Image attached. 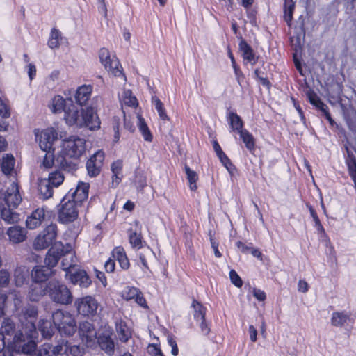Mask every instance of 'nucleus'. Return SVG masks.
I'll return each instance as SVG.
<instances>
[{
	"label": "nucleus",
	"instance_id": "18",
	"mask_svg": "<svg viewBox=\"0 0 356 356\" xmlns=\"http://www.w3.org/2000/svg\"><path fill=\"white\" fill-rule=\"evenodd\" d=\"M79 333L82 340H85L86 343L92 342L97 338V332L93 325L87 321L80 323Z\"/></svg>",
	"mask_w": 356,
	"mask_h": 356
},
{
	"label": "nucleus",
	"instance_id": "39",
	"mask_svg": "<svg viewBox=\"0 0 356 356\" xmlns=\"http://www.w3.org/2000/svg\"><path fill=\"white\" fill-rule=\"evenodd\" d=\"M120 99L122 104L129 106H135L137 105V99L133 96L131 91L129 90H124Z\"/></svg>",
	"mask_w": 356,
	"mask_h": 356
},
{
	"label": "nucleus",
	"instance_id": "10",
	"mask_svg": "<svg viewBox=\"0 0 356 356\" xmlns=\"http://www.w3.org/2000/svg\"><path fill=\"white\" fill-rule=\"evenodd\" d=\"M57 132L53 128H47L40 134L35 132V138L39 143L40 149L44 152L52 149L53 143L57 139Z\"/></svg>",
	"mask_w": 356,
	"mask_h": 356
},
{
	"label": "nucleus",
	"instance_id": "43",
	"mask_svg": "<svg viewBox=\"0 0 356 356\" xmlns=\"http://www.w3.org/2000/svg\"><path fill=\"white\" fill-rule=\"evenodd\" d=\"M138 120H139V122H138L139 130L141 132V134L144 138V140L147 142H151L153 139V136H152L147 125L146 124L145 120L142 118H140Z\"/></svg>",
	"mask_w": 356,
	"mask_h": 356
},
{
	"label": "nucleus",
	"instance_id": "25",
	"mask_svg": "<svg viewBox=\"0 0 356 356\" xmlns=\"http://www.w3.org/2000/svg\"><path fill=\"white\" fill-rule=\"evenodd\" d=\"M115 330L119 339L122 342H127L131 337L130 329L122 319H117L115 321Z\"/></svg>",
	"mask_w": 356,
	"mask_h": 356
},
{
	"label": "nucleus",
	"instance_id": "48",
	"mask_svg": "<svg viewBox=\"0 0 356 356\" xmlns=\"http://www.w3.org/2000/svg\"><path fill=\"white\" fill-rule=\"evenodd\" d=\"M52 354L54 355H62L63 354H68V343H62L54 347H52Z\"/></svg>",
	"mask_w": 356,
	"mask_h": 356
},
{
	"label": "nucleus",
	"instance_id": "38",
	"mask_svg": "<svg viewBox=\"0 0 356 356\" xmlns=\"http://www.w3.org/2000/svg\"><path fill=\"white\" fill-rule=\"evenodd\" d=\"M152 103L154 106L160 119L164 122L169 120V118L165 112L163 104L156 96L152 97Z\"/></svg>",
	"mask_w": 356,
	"mask_h": 356
},
{
	"label": "nucleus",
	"instance_id": "21",
	"mask_svg": "<svg viewBox=\"0 0 356 356\" xmlns=\"http://www.w3.org/2000/svg\"><path fill=\"white\" fill-rule=\"evenodd\" d=\"M45 212L43 208H38L33 211L26 220V227L30 229H34L39 227L44 220Z\"/></svg>",
	"mask_w": 356,
	"mask_h": 356
},
{
	"label": "nucleus",
	"instance_id": "35",
	"mask_svg": "<svg viewBox=\"0 0 356 356\" xmlns=\"http://www.w3.org/2000/svg\"><path fill=\"white\" fill-rule=\"evenodd\" d=\"M228 119L229 120V124L231 128L233 131H236L238 133L243 131V122L236 113L229 112L228 114Z\"/></svg>",
	"mask_w": 356,
	"mask_h": 356
},
{
	"label": "nucleus",
	"instance_id": "13",
	"mask_svg": "<svg viewBox=\"0 0 356 356\" xmlns=\"http://www.w3.org/2000/svg\"><path fill=\"white\" fill-rule=\"evenodd\" d=\"M15 330V325L10 318H5L0 330V356H6L5 339L6 335H13Z\"/></svg>",
	"mask_w": 356,
	"mask_h": 356
},
{
	"label": "nucleus",
	"instance_id": "3",
	"mask_svg": "<svg viewBox=\"0 0 356 356\" xmlns=\"http://www.w3.org/2000/svg\"><path fill=\"white\" fill-rule=\"evenodd\" d=\"M37 336L35 323L28 321L23 324L22 329L17 332L13 337L15 348L24 354L31 355L36 350V343L34 339Z\"/></svg>",
	"mask_w": 356,
	"mask_h": 356
},
{
	"label": "nucleus",
	"instance_id": "20",
	"mask_svg": "<svg viewBox=\"0 0 356 356\" xmlns=\"http://www.w3.org/2000/svg\"><path fill=\"white\" fill-rule=\"evenodd\" d=\"M70 248L71 246H68L67 250H63V255L61 256L63 257L61 266L63 270L66 272V277L72 273L71 269L76 266V258L74 252L70 250Z\"/></svg>",
	"mask_w": 356,
	"mask_h": 356
},
{
	"label": "nucleus",
	"instance_id": "41",
	"mask_svg": "<svg viewBox=\"0 0 356 356\" xmlns=\"http://www.w3.org/2000/svg\"><path fill=\"white\" fill-rule=\"evenodd\" d=\"M192 306L194 309L193 316L197 321L205 320L206 309L197 301L193 300Z\"/></svg>",
	"mask_w": 356,
	"mask_h": 356
},
{
	"label": "nucleus",
	"instance_id": "8",
	"mask_svg": "<svg viewBox=\"0 0 356 356\" xmlns=\"http://www.w3.org/2000/svg\"><path fill=\"white\" fill-rule=\"evenodd\" d=\"M75 306L80 314L89 316L97 314L99 303L94 297L86 296L76 299Z\"/></svg>",
	"mask_w": 356,
	"mask_h": 356
},
{
	"label": "nucleus",
	"instance_id": "52",
	"mask_svg": "<svg viewBox=\"0 0 356 356\" xmlns=\"http://www.w3.org/2000/svg\"><path fill=\"white\" fill-rule=\"evenodd\" d=\"M217 156L219 158L220 162L222 163V165L227 168V170L230 173H232L233 170V165L231 163L229 159L227 157V156L224 152H222Z\"/></svg>",
	"mask_w": 356,
	"mask_h": 356
},
{
	"label": "nucleus",
	"instance_id": "34",
	"mask_svg": "<svg viewBox=\"0 0 356 356\" xmlns=\"http://www.w3.org/2000/svg\"><path fill=\"white\" fill-rule=\"evenodd\" d=\"M54 327L49 320H41L39 323V330L44 338H50L54 332Z\"/></svg>",
	"mask_w": 356,
	"mask_h": 356
},
{
	"label": "nucleus",
	"instance_id": "31",
	"mask_svg": "<svg viewBox=\"0 0 356 356\" xmlns=\"http://www.w3.org/2000/svg\"><path fill=\"white\" fill-rule=\"evenodd\" d=\"M70 99L65 100L63 97L60 95L55 96L52 99L51 111L53 113H60L61 111L65 112V109H67L68 106L70 104Z\"/></svg>",
	"mask_w": 356,
	"mask_h": 356
},
{
	"label": "nucleus",
	"instance_id": "22",
	"mask_svg": "<svg viewBox=\"0 0 356 356\" xmlns=\"http://www.w3.org/2000/svg\"><path fill=\"white\" fill-rule=\"evenodd\" d=\"M53 270L46 266H36L31 271V277L36 283L45 282L52 275Z\"/></svg>",
	"mask_w": 356,
	"mask_h": 356
},
{
	"label": "nucleus",
	"instance_id": "60",
	"mask_svg": "<svg viewBox=\"0 0 356 356\" xmlns=\"http://www.w3.org/2000/svg\"><path fill=\"white\" fill-rule=\"evenodd\" d=\"M236 246L242 252H243L245 254H248V253H249L252 245V243L247 245L241 241H238L236 243Z\"/></svg>",
	"mask_w": 356,
	"mask_h": 356
},
{
	"label": "nucleus",
	"instance_id": "47",
	"mask_svg": "<svg viewBox=\"0 0 356 356\" xmlns=\"http://www.w3.org/2000/svg\"><path fill=\"white\" fill-rule=\"evenodd\" d=\"M45 152L46 153L43 159L42 165L44 168L49 169L52 168L54 165V157L51 150Z\"/></svg>",
	"mask_w": 356,
	"mask_h": 356
},
{
	"label": "nucleus",
	"instance_id": "53",
	"mask_svg": "<svg viewBox=\"0 0 356 356\" xmlns=\"http://www.w3.org/2000/svg\"><path fill=\"white\" fill-rule=\"evenodd\" d=\"M52 354V346L50 343H44L38 350V356H51Z\"/></svg>",
	"mask_w": 356,
	"mask_h": 356
},
{
	"label": "nucleus",
	"instance_id": "4",
	"mask_svg": "<svg viewBox=\"0 0 356 356\" xmlns=\"http://www.w3.org/2000/svg\"><path fill=\"white\" fill-rule=\"evenodd\" d=\"M55 327L61 334L73 335L76 331V324L74 316L66 311L58 309L52 314Z\"/></svg>",
	"mask_w": 356,
	"mask_h": 356
},
{
	"label": "nucleus",
	"instance_id": "14",
	"mask_svg": "<svg viewBox=\"0 0 356 356\" xmlns=\"http://www.w3.org/2000/svg\"><path fill=\"white\" fill-rule=\"evenodd\" d=\"M63 245L61 243H55L47 252L45 264L47 267L52 269L58 262L59 259L63 255Z\"/></svg>",
	"mask_w": 356,
	"mask_h": 356
},
{
	"label": "nucleus",
	"instance_id": "2",
	"mask_svg": "<svg viewBox=\"0 0 356 356\" xmlns=\"http://www.w3.org/2000/svg\"><path fill=\"white\" fill-rule=\"evenodd\" d=\"M32 291H36L38 296L47 294L50 299L60 305H69L72 303L73 296L66 285L58 281H50L43 288L40 284L32 286Z\"/></svg>",
	"mask_w": 356,
	"mask_h": 356
},
{
	"label": "nucleus",
	"instance_id": "16",
	"mask_svg": "<svg viewBox=\"0 0 356 356\" xmlns=\"http://www.w3.org/2000/svg\"><path fill=\"white\" fill-rule=\"evenodd\" d=\"M82 116L84 121L83 127H86L91 130L99 128L100 121L93 108L88 107L82 109Z\"/></svg>",
	"mask_w": 356,
	"mask_h": 356
},
{
	"label": "nucleus",
	"instance_id": "1",
	"mask_svg": "<svg viewBox=\"0 0 356 356\" xmlns=\"http://www.w3.org/2000/svg\"><path fill=\"white\" fill-rule=\"evenodd\" d=\"M22 202L19 188L13 182L7 190L0 194V216L8 224L16 223L19 220V214L14 209Z\"/></svg>",
	"mask_w": 356,
	"mask_h": 356
},
{
	"label": "nucleus",
	"instance_id": "36",
	"mask_svg": "<svg viewBox=\"0 0 356 356\" xmlns=\"http://www.w3.org/2000/svg\"><path fill=\"white\" fill-rule=\"evenodd\" d=\"M62 39L61 33L58 29L53 28L47 43L49 47L51 49L58 48Z\"/></svg>",
	"mask_w": 356,
	"mask_h": 356
},
{
	"label": "nucleus",
	"instance_id": "46",
	"mask_svg": "<svg viewBox=\"0 0 356 356\" xmlns=\"http://www.w3.org/2000/svg\"><path fill=\"white\" fill-rule=\"evenodd\" d=\"M294 9V3L291 0H286L284 4V19L289 25L293 18V12Z\"/></svg>",
	"mask_w": 356,
	"mask_h": 356
},
{
	"label": "nucleus",
	"instance_id": "59",
	"mask_svg": "<svg viewBox=\"0 0 356 356\" xmlns=\"http://www.w3.org/2000/svg\"><path fill=\"white\" fill-rule=\"evenodd\" d=\"M115 260L114 259L109 258L106 262H105V270L107 273H113L115 270Z\"/></svg>",
	"mask_w": 356,
	"mask_h": 356
},
{
	"label": "nucleus",
	"instance_id": "55",
	"mask_svg": "<svg viewBox=\"0 0 356 356\" xmlns=\"http://www.w3.org/2000/svg\"><path fill=\"white\" fill-rule=\"evenodd\" d=\"M15 281L17 286H21L25 281V276L24 273L19 269L15 271Z\"/></svg>",
	"mask_w": 356,
	"mask_h": 356
},
{
	"label": "nucleus",
	"instance_id": "50",
	"mask_svg": "<svg viewBox=\"0 0 356 356\" xmlns=\"http://www.w3.org/2000/svg\"><path fill=\"white\" fill-rule=\"evenodd\" d=\"M8 297L7 293L3 291L0 292V320L6 315V307Z\"/></svg>",
	"mask_w": 356,
	"mask_h": 356
},
{
	"label": "nucleus",
	"instance_id": "42",
	"mask_svg": "<svg viewBox=\"0 0 356 356\" xmlns=\"http://www.w3.org/2000/svg\"><path fill=\"white\" fill-rule=\"evenodd\" d=\"M238 134H240V137L245 143L247 149L252 150L254 147V140L252 135L246 129L241 131Z\"/></svg>",
	"mask_w": 356,
	"mask_h": 356
},
{
	"label": "nucleus",
	"instance_id": "17",
	"mask_svg": "<svg viewBox=\"0 0 356 356\" xmlns=\"http://www.w3.org/2000/svg\"><path fill=\"white\" fill-rule=\"evenodd\" d=\"M88 184L80 182L76 189L72 192H71L72 190H70L67 195H70L71 200L81 206V203L88 199Z\"/></svg>",
	"mask_w": 356,
	"mask_h": 356
},
{
	"label": "nucleus",
	"instance_id": "29",
	"mask_svg": "<svg viewBox=\"0 0 356 356\" xmlns=\"http://www.w3.org/2000/svg\"><path fill=\"white\" fill-rule=\"evenodd\" d=\"M54 186L50 184L47 179H41L38 182V191L41 198L44 200L49 199L53 195Z\"/></svg>",
	"mask_w": 356,
	"mask_h": 356
},
{
	"label": "nucleus",
	"instance_id": "6",
	"mask_svg": "<svg viewBox=\"0 0 356 356\" xmlns=\"http://www.w3.org/2000/svg\"><path fill=\"white\" fill-rule=\"evenodd\" d=\"M60 208L58 211V220L60 222L66 224L74 221L78 217V207L80 205L77 204L71 200L70 195H66L60 202Z\"/></svg>",
	"mask_w": 356,
	"mask_h": 356
},
{
	"label": "nucleus",
	"instance_id": "56",
	"mask_svg": "<svg viewBox=\"0 0 356 356\" xmlns=\"http://www.w3.org/2000/svg\"><path fill=\"white\" fill-rule=\"evenodd\" d=\"M168 343L172 348L171 353L174 356H177L178 355L179 350H178V347H177L176 341L174 339V338L172 337L168 336Z\"/></svg>",
	"mask_w": 356,
	"mask_h": 356
},
{
	"label": "nucleus",
	"instance_id": "57",
	"mask_svg": "<svg viewBox=\"0 0 356 356\" xmlns=\"http://www.w3.org/2000/svg\"><path fill=\"white\" fill-rule=\"evenodd\" d=\"M20 313H24L25 316H29V318H35L37 315V309L33 306H29L25 309H22Z\"/></svg>",
	"mask_w": 356,
	"mask_h": 356
},
{
	"label": "nucleus",
	"instance_id": "61",
	"mask_svg": "<svg viewBox=\"0 0 356 356\" xmlns=\"http://www.w3.org/2000/svg\"><path fill=\"white\" fill-rule=\"evenodd\" d=\"M253 296L257 298L259 301H264L266 298V293L264 291L258 289H253Z\"/></svg>",
	"mask_w": 356,
	"mask_h": 356
},
{
	"label": "nucleus",
	"instance_id": "44",
	"mask_svg": "<svg viewBox=\"0 0 356 356\" xmlns=\"http://www.w3.org/2000/svg\"><path fill=\"white\" fill-rule=\"evenodd\" d=\"M129 243L133 248L140 249L143 247V241H142L141 235L137 234L136 232L129 231Z\"/></svg>",
	"mask_w": 356,
	"mask_h": 356
},
{
	"label": "nucleus",
	"instance_id": "40",
	"mask_svg": "<svg viewBox=\"0 0 356 356\" xmlns=\"http://www.w3.org/2000/svg\"><path fill=\"white\" fill-rule=\"evenodd\" d=\"M184 170L189 182L190 189L195 191L197 188L196 181L198 179L197 174L194 170H192L188 165H185Z\"/></svg>",
	"mask_w": 356,
	"mask_h": 356
},
{
	"label": "nucleus",
	"instance_id": "26",
	"mask_svg": "<svg viewBox=\"0 0 356 356\" xmlns=\"http://www.w3.org/2000/svg\"><path fill=\"white\" fill-rule=\"evenodd\" d=\"M92 88L90 86L83 85L78 88L75 94V99L80 106L85 105L90 97Z\"/></svg>",
	"mask_w": 356,
	"mask_h": 356
},
{
	"label": "nucleus",
	"instance_id": "19",
	"mask_svg": "<svg viewBox=\"0 0 356 356\" xmlns=\"http://www.w3.org/2000/svg\"><path fill=\"white\" fill-rule=\"evenodd\" d=\"M69 280L73 284H78L82 288H88L92 283L90 277L83 270H77L69 274Z\"/></svg>",
	"mask_w": 356,
	"mask_h": 356
},
{
	"label": "nucleus",
	"instance_id": "63",
	"mask_svg": "<svg viewBox=\"0 0 356 356\" xmlns=\"http://www.w3.org/2000/svg\"><path fill=\"white\" fill-rule=\"evenodd\" d=\"M134 300H135L137 304H138L140 306H141L144 308H146L147 307L146 300H145V298L143 297V293L140 291H139L138 294H137V296H136Z\"/></svg>",
	"mask_w": 356,
	"mask_h": 356
},
{
	"label": "nucleus",
	"instance_id": "7",
	"mask_svg": "<svg viewBox=\"0 0 356 356\" xmlns=\"http://www.w3.org/2000/svg\"><path fill=\"white\" fill-rule=\"evenodd\" d=\"M57 226L51 223L39 234L35 238L33 247L35 250H41L47 248L52 245L57 237Z\"/></svg>",
	"mask_w": 356,
	"mask_h": 356
},
{
	"label": "nucleus",
	"instance_id": "5",
	"mask_svg": "<svg viewBox=\"0 0 356 356\" xmlns=\"http://www.w3.org/2000/svg\"><path fill=\"white\" fill-rule=\"evenodd\" d=\"M86 150V141L76 136L64 140L61 146V156L78 160Z\"/></svg>",
	"mask_w": 356,
	"mask_h": 356
},
{
	"label": "nucleus",
	"instance_id": "30",
	"mask_svg": "<svg viewBox=\"0 0 356 356\" xmlns=\"http://www.w3.org/2000/svg\"><path fill=\"white\" fill-rule=\"evenodd\" d=\"M350 320V314L345 312H335L332 314L331 324L334 327H341Z\"/></svg>",
	"mask_w": 356,
	"mask_h": 356
},
{
	"label": "nucleus",
	"instance_id": "49",
	"mask_svg": "<svg viewBox=\"0 0 356 356\" xmlns=\"http://www.w3.org/2000/svg\"><path fill=\"white\" fill-rule=\"evenodd\" d=\"M10 281V275L6 270H0V288H6Z\"/></svg>",
	"mask_w": 356,
	"mask_h": 356
},
{
	"label": "nucleus",
	"instance_id": "32",
	"mask_svg": "<svg viewBox=\"0 0 356 356\" xmlns=\"http://www.w3.org/2000/svg\"><path fill=\"white\" fill-rule=\"evenodd\" d=\"M15 165V159L12 154H6L3 156L1 170L5 175H10Z\"/></svg>",
	"mask_w": 356,
	"mask_h": 356
},
{
	"label": "nucleus",
	"instance_id": "28",
	"mask_svg": "<svg viewBox=\"0 0 356 356\" xmlns=\"http://www.w3.org/2000/svg\"><path fill=\"white\" fill-rule=\"evenodd\" d=\"M239 49L243 54L245 60L250 62L252 65L257 63V58L252 47L243 40L239 43Z\"/></svg>",
	"mask_w": 356,
	"mask_h": 356
},
{
	"label": "nucleus",
	"instance_id": "64",
	"mask_svg": "<svg viewBox=\"0 0 356 356\" xmlns=\"http://www.w3.org/2000/svg\"><path fill=\"white\" fill-rule=\"evenodd\" d=\"M200 327L201 329V332L204 335H207L209 333L210 329L207 325V323L205 322V320L200 321Z\"/></svg>",
	"mask_w": 356,
	"mask_h": 356
},
{
	"label": "nucleus",
	"instance_id": "58",
	"mask_svg": "<svg viewBox=\"0 0 356 356\" xmlns=\"http://www.w3.org/2000/svg\"><path fill=\"white\" fill-rule=\"evenodd\" d=\"M147 351L152 356H164L161 349L154 344L148 346Z\"/></svg>",
	"mask_w": 356,
	"mask_h": 356
},
{
	"label": "nucleus",
	"instance_id": "27",
	"mask_svg": "<svg viewBox=\"0 0 356 356\" xmlns=\"http://www.w3.org/2000/svg\"><path fill=\"white\" fill-rule=\"evenodd\" d=\"M8 297V301H11L13 304V312L16 314H19L22 309L23 297L19 291L16 290L10 291L6 293Z\"/></svg>",
	"mask_w": 356,
	"mask_h": 356
},
{
	"label": "nucleus",
	"instance_id": "9",
	"mask_svg": "<svg viewBox=\"0 0 356 356\" xmlns=\"http://www.w3.org/2000/svg\"><path fill=\"white\" fill-rule=\"evenodd\" d=\"M99 56L101 63L106 70L111 72L115 76H119L122 74L119 60L115 56H111L108 49H101Z\"/></svg>",
	"mask_w": 356,
	"mask_h": 356
},
{
	"label": "nucleus",
	"instance_id": "23",
	"mask_svg": "<svg viewBox=\"0 0 356 356\" xmlns=\"http://www.w3.org/2000/svg\"><path fill=\"white\" fill-rule=\"evenodd\" d=\"M7 234L12 243H19L26 239V231L19 226H13L8 228Z\"/></svg>",
	"mask_w": 356,
	"mask_h": 356
},
{
	"label": "nucleus",
	"instance_id": "54",
	"mask_svg": "<svg viewBox=\"0 0 356 356\" xmlns=\"http://www.w3.org/2000/svg\"><path fill=\"white\" fill-rule=\"evenodd\" d=\"M229 277L231 282L237 287H241L243 284L242 280L234 270H232L229 272Z\"/></svg>",
	"mask_w": 356,
	"mask_h": 356
},
{
	"label": "nucleus",
	"instance_id": "24",
	"mask_svg": "<svg viewBox=\"0 0 356 356\" xmlns=\"http://www.w3.org/2000/svg\"><path fill=\"white\" fill-rule=\"evenodd\" d=\"M112 257L118 261L120 266L123 270L129 268L130 263L124 248L121 246L116 247L112 251Z\"/></svg>",
	"mask_w": 356,
	"mask_h": 356
},
{
	"label": "nucleus",
	"instance_id": "62",
	"mask_svg": "<svg viewBox=\"0 0 356 356\" xmlns=\"http://www.w3.org/2000/svg\"><path fill=\"white\" fill-rule=\"evenodd\" d=\"M68 354H70L72 356H80L81 352L79 346L75 345L70 346L68 344Z\"/></svg>",
	"mask_w": 356,
	"mask_h": 356
},
{
	"label": "nucleus",
	"instance_id": "45",
	"mask_svg": "<svg viewBox=\"0 0 356 356\" xmlns=\"http://www.w3.org/2000/svg\"><path fill=\"white\" fill-rule=\"evenodd\" d=\"M68 157L62 156V159L60 161L61 168L68 172H74L77 169V160L73 161H67Z\"/></svg>",
	"mask_w": 356,
	"mask_h": 356
},
{
	"label": "nucleus",
	"instance_id": "12",
	"mask_svg": "<svg viewBox=\"0 0 356 356\" xmlns=\"http://www.w3.org/2000/svg\"><path fill=\"white\" fill-rule=\"evenodd\" d=\"M70 104L67 109H65L64 118L66 123L70 126L76 125L77 127H83L84 123L82 116V111L81 113L79 111L77 107L73 104L72 100H69Z\"/></svg>",
	"mask_w": 356,
	"mask_h": 356
},
{
	"label": "nucleus",
	"instance_id": "15",
	"mask_svg": "<svg viewBox=\"0 0 356 356\" xmlns=\"http://www.w3.org/2000/svg\"><path fill=\"white\" fill-rule=\"evenodd\" d=\"M111 336L112 332L109 330H106L99 334L98 337H97L99 347L108 355H112L114 353L115 343Z\"/></svg>",
	"mask_w": 356,
	"mask_h": 356
},
{
	"label": "nucleus",
	"instance_id": "51",
	"mask_svg": "<svg viewBox=\"0 0 356 356\" xmlns=\"http://www.w3.org/2000/svg\"><path fill=\"white\" fill-rule=\"evenodd\" d=\"M139 291L136 287H127L123 291V297L127 300L134 299Z\"/></svg>",
	"mask_w": 356,
	"mask_h": 356
},
{
	"label": "nucleus",
	"instance_id": "37",
	"mask_svg": "<svg viewBox=\"0 0 356 356\" xmlns=\"http://www.w3.org/2000/svg\"><path fill=\"white\" fill-rule=\"evenodd\" d=\"M64 179L63 172L59 170H56L49 172L47 179L54 187H58L63 182Z\"/></svg>",
	"mask_w": 356,
	"mask_h": 356
},
{
	"label": "nucleus",
	"instance_id": "33",
	"mask_svg": "<svg viewBox=\"0 0 356 356\" xmlns=\"http://www.w3.org/2000/svg\"><path fill=\"white\" fill-rule=\"evenodd\" d=\"M122 162L120 160H118L113 162L111 165V171L113 172V185L117 186L121 181L122 177Z\"/></svg>",
	"mask_w": 356,
	"mask_h": 356
},
{
	"label": "nucleus",
	"instance_id": "11",
	"mask_svg": "<svg viewBox=\"0 0 356 356\" xmlns=\"http://www.w3.org/2000/svg\"><path fill=\"white\" fill-rule=\"evenodd\" d=\"M104 158V152L102 150H98L90 156L86 163V169L89 176L96 177L100 173Z\"/></svg>",
	"mask_w": 356,
	"mask_h": 356
}]
</instances>
